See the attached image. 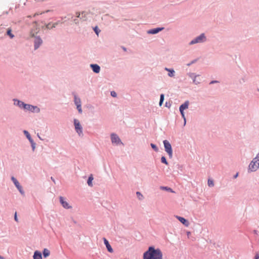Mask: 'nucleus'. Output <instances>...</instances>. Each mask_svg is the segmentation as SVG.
<instances>
[{"label": "nucleus", "instance_id": "nucleus-1", "mask_svg": "<svg viewBox=\"0 0 259 259\" xmlns=\"http://www.w3.org/2000/svg\"><path fill=\"white\" fill-rule=\"evenodd\" d=\"M162 252L159 248L150 246L143 253V259H162Z\"/></svg>", "mask_w": 259, "mask_h": 259}, {"label": "nucleus", "instance_id": "nucleus-2", "mask_svg": "<svg viewBox=\"0 0 259 259\" xmlns=\"http://www.w3.org/2000/svg\"><path fill=\"white\" fill-rule=\"evenodd\" d=\"M189 104V101H187L184 104L181 105L180 107V111L181 112L182 117L183 118V119L184 120V124H186V118H185V116L184 114V110L188 108Z\"/></svg>", "mask_w": 259, "mask_h": 259}, {"label": "nucleus", "instance_id": "nucleus-3", "mask_svg": "<svg viewBox=\"0 0 259 259\" xmlns=\"http://www.w3.org/2000/svg\"><path fill=\"white\" fill-rule=\"evenodd\" d=\"M11 180L14 184L16 187L17 188V189L19 190V192L23 195H24L25 192L23 190L22 187L20 185V183L18 181V180L14 177H11Z\"/></svg>", "mask_w": 259, "mask_h": 259}, {"label": "nucleus", "instance_id": "nucleus-4", "mask_svg": "<svg viewBox=\"0 0 259 259\" xmlns=\"http://www.w3.org/2000/svg\"><path fill=\"white\" fill-rule=\"evenodd\" d=\"M163 144L165 151L168 153L169 156L171 157L172 155V151L170 144L167 140H164Z\"/></svg>", "mask_w": 259, "mask_h": 259}, {"label": "nucleus", "instance_id": "nucleus-5", "mask_svg": "<svg viewBox=\"0 0 259 259\" xmlns=\"http://www.w3.org/2000/svg\"><path fill=\"white\" fill-rule=\"evenodd\" d=\"M74 124L75 126V129L78 134L80 136L82 135V127L80 124L78 120L76 119H74Z\"/></svg>", "mask_w": 259, "mask_h": 259}, {"label": "nucleus", "instance_id": "nucleus-6", "mask_svg": "<svg viewBox=\"0 0 259 259\" xmlns=\"http://www.w3.org/2000/svg\"><path fill=\"white\" fill-rule=\"evenodd\" d=\"M205 39H206V38H205V36L204 35V34L202 33L200 35H199V36L197 37L196 38H195V39L192 40L190 42V45H193V44H196V43L202 42L204 41L205 40Z\"/></svg>", "mask_w": 259, "mask_h": 259}, {"label": "nucleus", "instance_id": "nucleus-7", "mask_svg": "<svg viewBox=\"0 0 259 259\" xmlns=\"http://www.w3.org/2000/svg\"><path fill=\"white\" fill-rule=\"evenodd\" d=\"M23 109L32 112H39L40 110L37 106H34L29 104H26L24 106Z\"/></svg>", "mask_w": 259, "mask_h": 259}, {"label": "nucleus", "instance_id": "nucleus-8", "mask_svg": "<svg viewBox=\"0 0 259 259\" xmlns=\"http://www.w3.org/2000/svg\"><path fill=\"white\" fill-rule=\"evenodd\" d=\"M111 141L113 144L118 145L119 144H122L119 138L117 135L114 134H112L111 135Z\"/></svg>", "mask_w": 259, "mask_h": 259}, {"label": "nucleus", "instance_id": "nucleus-9", "mask_svg": "<svg viewBox=\"0 0 259 259\" xmlns=\"http://www.w3.org/2000/svg\"><path fill=\"white\" fill-rule=\"evenodd\" d=\"M259 168V163H250L248 166V172L256 171Z\"/></svg>", "mask_w": 259, "mask_h": 259}, {"label": "nucleus", "instance_id": "nucleus-10", "mask_svg": "<svg viewBox=\"0 0 259 259\" xmlns=\"http://www.w3.org/2000/svg\"><path fill=\"white\" fill-rule=\"evenodd\" d=\"M60 202L62 206L66 209L71 208L72 207L70 206L69 203L64 200V198L62 196H60L59 197Z\"/></svg>", "mask_w": 259, "mask_h": 259}, {"label": "nucleus", "instance_id": "nucleus-11", "mask_svg": "<svg viewBox=\"0 0 259 259\" xmlns=\"http://www.w3.org/2000/svg\"><path fill=\"white\" fill-rule=\"evenodd\" d=\"M176 218L186 227H188L189 225L188 221L184 218L178 215H176Z\"/></svg>", "mask_w": 259, "mask_h": 259}, {"label": "nucleus", "instance_id": "nucleus-12", "mask_svg": "<svg viewBox=\"0 0 259 259\" xmlns=\"http://www.w3.org/2000/svg\"><path fill=\"white\" fill-rule=\"evenodd\" d=\"M103 241L108 251L110 253H112L113 252V249L110 245L109 241L105 238H103Z\"/></svg>", "mask_w": 259, "mask_h": 259}, {"label": "nucleus", "instance_id": "nucleus-13", "mask_svg": "<svg viewBox=\"0 0 259 259\" xmlns=\"http://www.w3.org/2000/svg\"><path fill=\"white\" fill-rule=\"evenodd\" d=\"M33 259H42V253L38 250H35L33 255Z\"/></svg>", "mask_w": 259, "mask_h": 259}, {"label": "nucleus", "instance_id": "nucleus-14", "mask_svg": "<svg viewBox=\"0 0 259 259\" xmlns=\"http://www.w3.org/2000/svg\"><path fill=\"white\" fill-rule=\"evenodd\" d=\"M164 28H156L153 29L149 30L148 31V33L149 34H156L160 31L161 30H163Z\"/></svg>", "mask_w": 259, "mask_h": 259}, {"label": "nucleus", "instance_id": "nucleus-15", "mask_svg": "<svg viewBox=\"0 0 259 259\" xmlns=\"http://www.w3.org/2000/svg\"><path fill=\"white\" fill-rule=\"evenodd\" d=\"M91 67L92 68L93 71L95 73H99L100 71V67L97 64H91Z\"/></svg>", "mask_w": 259, "mask_h": 259}, {"label": "nucleus", "instance_id": "nucleus-16", "mask_svg": "<svg viewBox=\"0 0 259 259\" xmlns=\"http://www.w3.org/2000/svg\"><path fill=\"white\" fill-rule=\"evenodd\" d=\"M42 40L40 38H36L34 41L35 49H37L39 46L42 44Z\"/></svg>", "mask_w": 259, "mask_h": 259}, {"label": "nucleus", "instance_id": "nucleus-17", "mask_svg": "<svg viewBox=\"0 0 259 259\" xmlns=\"http://www.w3.org/2000/svg\"><path fill=\"white\" fill-rule=\"evenodd\" d=\"M42 254L44 258H47V257H48L50 255V251L47 248H44L42 250Z\"/></svg>", "mask_w": 259, "mask_h": 259}, {"label": "nucleus", "instance_id": "nucleus-18", "mask_svg": "<svg viewBox=\"0 0 259 259\" xmlns=\"http://www.w3.org/2000/svg\"><path fill=\"white\" fill-rule=\"evenodd\" d=\"M81 17H80V19H82L83 21H85L88 19V13L87 12L83 11L82 12L81 14Z\"/></svg>", "mask_w": 259, "mask_h": 259}, {"label": "nucleus", "instance_id": "nucleus-19", "mask_svg": "<svg viewBox=\"0 0 259 259\" xmlns=\"http://www.w3.org/2000/svg\"><path fill=\"white\" fill-rule=\"evenodd\" d=\"M94 179V178H93V175H91L89 178H88V181H87V183H88V185L89 186H93V183H92V181Z\"/></svg>", "mask_w": 259, "mask_h": 259}, {"label": "nucleus", "instance_id": "nucleus-20", "mask_svg": "<svg viewBox=\"0 0 259 259\" xmlns=\"http://www.w3.org/2000/svg\"><path fill=\"white\" fill-rule=\"evenodd\" d=\"M74 103L76 106L81 105V101L79 98H77L76 95H74Z\"/></svg>", "mask_w": 259, "mask_h": 259}, {"label": "nucleus", "instance_id": "nucleus-21", "mask_svg": "<svg viewBox=\"0 0 259 259\" xmlns=\"http://www.w3.org/2000/svg\"><path fill=\"white\" fill-rule=\"evenodd\" d=\"M160 189L161 190H166L167 191H168V192H171V193H174V191L172 190V189H171L170 188L168 187L161 186L160 187Z\"/></svg>", "mask_w": 259, "mask_h": 259}, {"label": "nucleus", "instance_id": "nucleus-22", "mask_svg": "<svg viewBox=\"0 0 259 259\" xmlns=\"http://www.w3.org/2000/svg\"><path fill=\"white\" fill-rule=\"evenodd\" d=\"M16 102H17V105L19 106L20 108H24V105L25 104L21 101H16L15 102V104H16Z\"/></svg>", "mask_w": 259, "mask_h": 259}, {"label": "nucleus", "instance_id": "nucleus-23", "mask_svg": "<svg viewBox=\"0 0 259 259\" xmlns=\"http://www.w3.org/2000/svg\"><path fill=\"white\" fill-rule=\"evenodd\" d=\"M57 24V23H49L46 25V28L47 29H51L54 27H55L56 25Z\"/></svg>", "mask_w": 259, "mask_h": 259}, {"label": "nucleus", "instance_id": "nucleus-24", "mask_svg": "<svg viewBox=\"0 0 259 259\" xmlns=\"http://www.w3.org/2000/svg\"><path fill=\"white\" fill-rule=\"evenodd\" d=\"M165 70L169 71V73H168L169 76L172 77L174 75L175 71L174 70H170V69H167L166 68H165Z\"/></svg>", "mask_w": 259, "mask_h": 259}, {"label": "nucleus", "instance_id": "nucleus-25", "mask_svg": "<svg viewBox=\"0 0 259 259\" xmlns=\"http://www.w3.org/2000/svg\"><path fill=\"white\" fill-rule=\"evenodd\" d=\"M208 186L210 187L214 186L213 181L212 180L208 179L207 182Z\"/></svg>", "mask_w": 259, "mask_h": 259}, {"label": "nucleus", "instance_id": "nucleus-26", "mask_svg": "<svg viewBox=\"0 0 259 259\" xmlns=\"http://www.w3.org/2000/svg\"><path fill=\"white\" fill-rule=\"evenodd\" d=\"M7 34L11 38L14 37V35L12 33V30L11 29H8L7 32Z\"/></svg>", "mask_w": 259, "mask_h": 259}, {"label": "nucleus", "instance_id": "nucleus-27", "mask_svg": "<svg viewBox=\"0 0 259 259\" xmlns=\"http://www.w3.org/2000/svg\"><path fill=\"white\" fill-rule=\"evenodd\" d=\"M136 195L139 200H142L143 198V195L140 192H137Z\"/></svg>", "mask_w": 259, "mask_h": 259}, {"label": "nucleus", "instance_id": "nucleus-28", "mask_svg": "<svg viewBox=\"0 0 259 259\" xmlns=\"http://www.w3.org/2000/svg\"><path fill=\"white\" fill-rule=\"evenodd\" d=\"M164 96L163 94H161L160 95V101H159V105L160 106H161L163 103V102L164 100Z\"/></svg>", "mask_w": 259, "mask_h": 259}, {"label": "nucleus", "instance_id": "nucleus-29", "mask_svg": "<svg viewBox=\"0 0 259 259\" xmlns=\"http://www.w3.org/2000/svg\"><path fill=\"white\" fill-rule=\"evenodd\" d=\"M24 134L26 135L27 138L30 141H32V140H31V137H30V134H29V133L27 132V131H24Z\"/></svg>", "mask_w": 259, "mask_h": 259}, {"label": "nucleus", "instance_id": "nucleus-30", "mask_svg": "<svg viewBox=\"0 0 259 259\" xmlns=\"http://www.w3.org/2000/svg\"><path fill=\"white\" fill-rule=\"evenodd\" d=\"M151 146L153 149V150L154 151H155L156 152L158 151V148L157 147V146L155 144L151 143Z\"/></svg>", "mask_w": 259, "mask_h": 259}, {"label": "nucleus", "instance_id": "nucleus-31", "mask_svg": "<svg viewBox=\"0 0 259 259\" xmlns=\"http://www.w3.org/2000/svg\"><path fill=\"white\" fill-rule=\"evenodd\" d=\"M94 30L95 33L98 35L99 32H100V30L99 29L98 27L97 26H96L94 28Z\"/></svg>", "mask_w": 259, "mask_h": 259}, {"label": "nucleus", "instance_id": "nucleus-32", "mask_svg": "<svg viewBox=\"0 0 259 259\" xmlns=\"http://www.w3.org/2000/svg\"><path fill=\"white\" fill-rule=\"evenodd\" d=\"M252 162H259V153L256 155Z\"/></svg>", "mask_w": 259, "mask_h": 259}, {"label": "nucleus", "instance_id": "nucleus-33", "mask_svg": "<svg viewBox=\"0 0 259 259\" xmlns=\"http://www.w3.org/2000/svg\"><path fill=\"white\" fill-rule=\"evenodd\" d=\"M77 107V109L78 111V112L80 113H82V109H81V105H78Z\"/></svg>", "mask_w": 259, "mask_h": 259}, {"label": "nucleus", "instance_id": "nucleus-34", "mask_svg": "<svg viewBox=\"0 0 259 259\" xmlns=\"http://www.w3.org/2000/svg\"><path fill=\"white\" fill-rule=\"evenodd\" d=\"M14 220L16 222H18V218H17V212H15V214H14Z\"/></svg>", "mask_w": 259, "mask_h": 259}, {"label": "nucleus", "instance_id": "nucleus-35", "mask_svg": "<svg viewBox=\"0 0 259 259\" xmlns=\"http://www.w3.org/2000/svg\"><path fill=\"white\" fill-rule=\"evenodd\" d=\"M111 95L112 97H115L116 96V93L115 92L112 91L111 92Z\"/></svg>", "mask_w": 259, "mask_h": 259}, {"label": "nucleus", "instance_id": "nucleus-36", "mask_svg": "<svg viewBox=\"0 0 259 259\" xmlns=\"http://www.w3.org/2000/svg\"><path fill=\"white\" fill-rule=\"evenodd\" d=\"M161 162H166V158L165 157L162 156L161 157Z\"/></svg>", "mask_w": 259, "mask_h": 259}, {"label": "nucleus", "instance_id": "nucleus-37", "mask_svg": "<svg viewBox=\"0 0 259 259\" xmlns=\"http://www.w3.org/2000/svg\"><path fill=\"white\" fill-rule=\"evenodd\" d=\"M80 13L79 12H76V16L77 18H79L80 16Z\"/></svg>", "mask_w": 259, "mask_h": 259}, {"label": "nucleus", "instance_id": "nucleus-38", "mask_svg": "<svg viewBox=\"0 0 259 259\" xmlns=\"http://www.w3.org/2000/svg\"><path fill=\"white\" fill-rule=\"evenodd\" d=\"M238 176V173H236L234 176H233V178L234 179H236L237 178V177Z\"/></svg>", "mask_w": 259, "mask_h": 259}, {"label": "nucleus", "instance_id": "nucleus-39", "mask_svg": "<svg viewBox=\"0 0 259 259\" xmlns=\"http://www.w3.org/2000/svg\"><path fill=\"white\" fill-rule=\"evenodd\" d=\"M51 179L54 182V184H56V181L53 177H51Z\"/></svg>", "mask_w": 259, "mask_h": 259}, {"label": "nucleus", "instance_id": "nucleus-40", "mask_svg": "<svg viewBox=\"0 0 259 259\" xmlns=\"http://www.w3.org/2000/svg\"><path fill=\"white\" fill-rule=\"evenodd\" d=\"M254 259H259V255L258 254L255 255Z\"/></svg>", "mask_w": 259, "mask_h": 259}, {"label": "nucleus", "instance_id": "nucleus-41", "mask_svg": "<svg viewBox=\"0 0 259 259\" xmlns=\"http://www.w3.org/2000/svg\"><path fill=\"white\" fill-rule=\"evenodd\" d=\"M122 49H123V50L124 51H126V48H125L123 47V48H122Z\"/></svg>", "mask_w": 259, "mask_h": 259}, {"label": "nucleus", "instance_id": "nucleus-42", "mask_svg": "<svg viewBox=\"0 0 259 259\" xmlns=\"http://www.w3.org/2000/svg\"><path fill=\"white\" fill-rule=\"evenodd\" d=\"M254 233L255 234H257V231L256 230H254Z\"/></svg>", "mask_w": 259, "mask_h": 259}, {"label": "nucleus", "instance_id": "nucleus-43", "mask_svg": "<svg viewBox=\"0 0 259 259\" xmlns=\"http://www.w3.org/2000/svg\"><path fill=\"white\" fill-rule=\"evenodd\" d=\"M0 259H4V257L0 255Z\"/></svg>", "mask_w": 259, "mask_h": 259}, {"label": "nucleus", "instance_id": "nucleus-44", "mask_svg": "<svg viewBox=\"0 0 259 259\" xmlns=\"http://www.w3.org/2000/svg\"><path fill=\"white\" fill-rule=\"evenodd\" d=\"M165 164H166V165H168V162H166V163H164Z\"/></svg>", "mask_w": 259, "mask_h": 259}, {"label": "nucleus", "instance_id": "nucleus-45", "mask_svg": "<svg viewBox=\"0 0 259 259\" xmlns=\"http://www.w3.org/2000/svg\"><path fill=\"white\" fill-rule=\"evenodd\" d=\"M215 82V81H211V83H213V82Z\"/></svg>", "mask_w": 259, "mask_h": 259}]
</instances>
